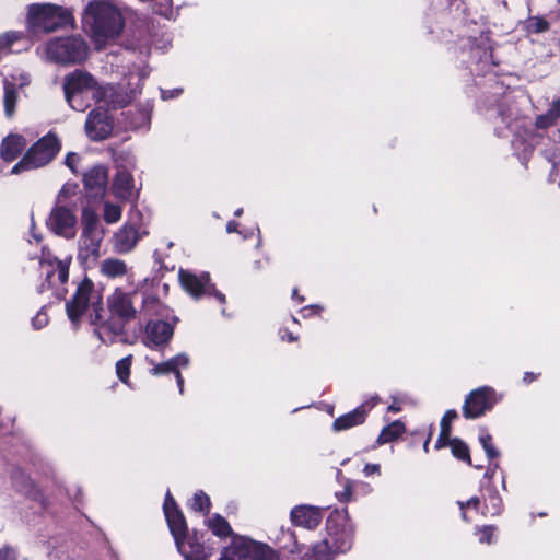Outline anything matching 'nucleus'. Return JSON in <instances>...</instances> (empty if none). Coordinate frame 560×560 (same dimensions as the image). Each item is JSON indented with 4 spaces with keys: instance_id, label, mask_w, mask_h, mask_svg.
<instances>
[{
    "instance_id": "nucleus-10",
    "label": "nucleus",
    "mask_w": 560,
    "mask_h": 560,
    "mask_svg": "<svg viewBox=\"0 0 560 560\" xmlns=\"http://www.w3.org/2000/svg\"><path fill=\"white\" fill-rule=\"evenodd\" d=\"M75 211L68 206L56 203L46 219V226L54 234L71 240L77 234Z\"/></svg>"
},
{
    "instance_id": "nucleus-34",
    "label": "nucleus",
    "mask_w": 560,
    "mask_h": 560,
    "mask_svg": "<svg viewBox=\"0 0 560 560\" xmlns=\"http://www.w3.org/2000/svg\"><path fill=\"white\" fill-rule=\"evenodd\" d=\"M493 110L495 116L501 119V122L510 127L511 122L514 120V112L511 105L506 102H501Z\"/></svg>"
},
{
    "instance_id": "nucleus-12",
    "label": "nucleus",
    "mask_w": 560,
    "mask_h": 560,
    "mask_svg": "<svg viewBox=\"0 0 560 560\" xmlns=\"http://www.w3.org/2000/svg\"><path fill=\"white\" fill-rule=\"evenodd\" d=\"M95 79L88 72L82 70H74L72 73L65 78L63 92L66 101L73 109H81L75 105V101L85 90H92L94 93L95 86H100Z\"/></svg>"
},
{
    "instance_id": "nucleus-16",
    "label": "nucleus",
    "mask_w": 560,
    "mask_h": 560,
    "mask_svg": "<svg viewBox=\"0 0 560 560\" xmlns=\"http://www.w3.org/2000/svg\"><path fill=\"white\" fill-rule=\"evenodd\" d=\"M133 95L122 91L113 84H101L95 86L93 98L97 103H104L112 108L125 107L128 105Z\"/></svg>"
},
{
    "instance_id": "nucleus-52",
    "label": "nucleus",
    "mask_w": 560,
    "mask_h": 560,
    "mask_svg": "<svg viewBox=\"0 0 560 560\" xmlns=\"http://www.w3.org/2000/svg\"><path fill=\"white\" fill-rule=\"evenodd\" d=\"M182 89H173V90H161V96L163 100H170L177 97L182 93Z\"/></svg>"
},
{
    "instance_id": "nucleus-22",
    "label": "nucleus",
    "mask_w": 560,
    "mask_h": 560,
    "mask_svg": "<svg viewBox=\"0 0 560 560\" xmlns=\"http://www.w3.org/2000/svg\"><path fill=\"white\" fill-rule=\"evenodd\" d=\"M108 180L107 168L103 165H94L83 173L84 187L88 190L95 191V195L104 191Z\"/></svg>"
},
{
    "instance_id": "nucleus-5",
    "label": "nucleus",
    "mask_w": 560,
    "mask_h": 560,
    "mask_svg": "<svg viewBox=\"0 0 560 560\" xmlns=\"http://www.w3.org/2000/svg\"><path fill=\"white\" fill-rule=\"evenodd\" d=\"M81 221L82 233L78 245V260L82 265H90L100 257L104 229L98 215L92 209H83Z\"/></svg>"
},
{
    "instance_id": "nucleus-46",
    "label": "nucleus",
    "mask_w": 560,
    "mask_h": 560,
    "mask_svg": "<svg viewBox=\"0 0 560 560\" xmlns=\"http://www.w3.org/2000/svg\"><path fill=\"white\" fill-rule=\"evenodd\" d=\"M556 122L547 116L546 113L540 114L535 119V126L537 129H546L553 126Z\"/></svg>"
},
{
    "instance_id": "nucleus-18",
    "label": "nucleus",
    "mask_w": 560,
    "mask_h": 560,
    "mask_svg": "<svg viewBox=\"0 0 560 560\" xmlns=\"http://www.w3.org/2000/svg\"><path fill=\"white\" fill-rule=\"evenodd\" d=\"M293 525L315 529L323 520V510L318 506L302 504L294 506L290 513Z\"/></svg>"
},
{
    "instance_id": "nucleus-3",
    "label": "nucleus",
    "mask_w": 560,
    "mask_h": 560,
    "mask_svg": "<svg viewBox=\"0 0 560 560\" xmlns=\"http://www.w3.org/2000/svg\"><path fill=\"white\" fill-rule=\"evenodd\" d=\"M84 28L97 44L116 38L124 28L120 11L109 1L94 0L84 9Z\"/></svg>"
},
{
    "instance_id": "nucleus-63",
    "label": "nucleus",
    "mask_w": 560,
    "mask_h": 560,
    "mask_svg": "<svg viewBox=\"0 0 560 560\" xmlns=\"http://www.w3.org/2000/svg\"><path fill=\"white\" fill-rule=\"evenodd\" d=\"M32 236L36 240V242H40L42 240V237L34 232H32Z\"/></svg>"
},
{
    "instance_id": "nucleus-6",
    "label": "nucleus",
    "mask_w": 560,
    "mask_h": 560,
    "mask_svg": "<svg viewBox=\"0 0 560 560\" xmlns=\"http://www.w3.org/2000/svg\"><path fill=\"white\" fill-rule=\"evenodd\" d=\"M48 60L59 65H78L86 60L89 46L79 35L55 37L45 47Z\"/></svg>"
},
{
    "instance_id": "nucleus-30",
    "label": "nucleus",
    "mask_w": 560,
    "mask_h": 560,
    "mask_svg": "<svg viewBox=\"0 0 560 560\" xmlns=\"http://www.w3.org/2000/svg\"><path fill=\"white\" fill-rule=\"evenodd\" d=\"M404 431V425L399 421H394L393 423L385 427L377 438V444L382 445L385 443H389L396 438H398Z\"/></svg>"
},
{
    "instance_id": "nucleus-44",
    "label": "nucleus",
    "mask_w": 560,
    "mask_h": 560,
    "mask_svg": "<svg viewBox=\"0 0 560 560\" xmlns=\"http://www.w3.org/2000/svg\"><path fill=\"white\" fill-rule=\"evenodd\" d=\"M353 489H354V494L357 497L359 494L368 495L373 492V488L371 487V485L365 481H353Z\"/></svg>"
},
{
    "instance_id": "nucleus-39",
    "label": "nucleus",
    "mask_w": 560,
    "mask_h": 560,
    "mask_svg": "<svg viewBox=\"0 0 560 560\" xmlns=\"http://www.w3.org/2000/svg\"><path fill=\"white\" fill-rule=\"evenodd\" d=\"M479 442L481 443L489 459H493L500 456V452L492 444V436L490 434H481L479 436Z\"/></svg>"
},
{
    "instance_id": "nucleus-48",
    "label": "nucleus",
    "mask_w": 560,
    "mask_h": 560,
    "mask_svg": "<svg viewBox=\"0 0 560 560\" xmlns=\"http://www.w3.org/2000/svg\"><path fill=\"white\" fill-rule=\"evenodd\" d=\"M494 527L493 526H485L481 530H480V537H479V541L481 544H491L492 542V536H493V532H494Z\"/></svg>"
},
{
    "instance_id": "nucleus-50",
    "label": "nucleus",
    "mask_w": 560,
    "mask_h": 560,
    "mask_svg": "<svg viewBox=\"0 0 560 560\" xmlns=\"http://www.w3.org/2000/svg\"><path fill=\"white\" fill-rule=\"evenodd\" d=\"M457 503H458L460 510H465L468 506H472L474 509H478V506L480 504V500H479L478 497H472V498H470L466 502L458 501Z\"/></svg>"
},
{
    "instance_id": "nucleus-40",
    "label": "nucleus",
    "mask_w": 560,
    "mask_h": 560,
    "mask_svg": "<svg viewBox=\"0 0 560 560\" xmlns=\"http://www.w3.org/2000/svg\"><path fill=\"white\" fill-rule=\"evenodd\" d=\"M153 12L171 19L173 15L172 0H158L153 5Z\"/></svg>"
},
{
    "instance_id": "nucleus-54",
    "label": "nucleus",
    "mask_w": 560,
    "mask_h": 560,
    "mask_svg": "<svg viewBox=\"0 0 560 560\" xmlns=\"http://www.w3.org/2000/svg\"><path fill=\"white\" fill-rule=\"evenodd\" d=\"M237 228H238V223L236 221L231 220L226 224V232L228 233H236V232L238 233Z\"/></svg>"
},
{
    "instance_id": "nucleus-24",
    "label": "nucleus",
    "mask_w": 560,
    "mask_h": 560,
    "mask_svg": "<svg viewBox=\"0 0 560 560\" xmlns=\"http://www.w3.org/2000/svg\"><path fill=\"white\" fill-rule=\"evenodd\" d=\"M26 147V140L20 135H9L0 147L1 158L7 162L15 160Z\"/></svg>"
},
{
    "instance_id": "nucleus-36",
    "label": "nucleus",
    "mask_w": 560,
    "mask_h": 560,
    "mask_svg": "<svg viewBox=\"0 0 560 560\" xmlns=\"http://www.w3.org/2000/svg\"><path fill=\"white\" fill-rule=\"evenodd\" d=\"M22 38V33L9 31L0 35V52L9 51L14 43Z\"/></svg>"
},
{
    "instance_id": "nucleus-4",
    "label": "nucleus",
    "mask_w": 560,
    "mask_h": 560,
    "mask_svg": "<svg viewBox=\"0 0 560 560\" xmlns=\"http://www.w3.org/2000/svg\"><path fill=\"white\" fill-rule=\"evenodd\" d=\"M73 23L71 10L52 3H34L27 10V31L32 35L46 34Z\"/></svg>"
},
{
    "instance_id": "nucleus-21",
    "label": "nucleus",
    "mask_w": 560,
    "mask_h": 560,
    "mask_svg": "<svg viewBox=\"0 0 560 560\" xmlns=\"http://www.w3.org/2000/svg\"><path fill=\"white\" fill-rule=\"evenodd\" d=\"M13 487L21 493L35 501L43 502L40 490L33 483L32 479L21 469L14 468L11 474Z\"/></svg>"
},
{
    "instance_id": "nucleus-13",
    "label": "nucleus",
    "mask_w": 560,
    "mask_h": 560,
    "mask_svg": "<svg viewBox=\"0 0 560 560\" xmlns=\"http://www.w3.org/2000/svg\"><path fill=\"white\" fill-rule=\"evenodd\" d=\"M114 128V121L108 112L102 107L91 110L85 121L86 136L93 141L108 138Z\"/></svg>"
},
{
    "instance_id": "nucleus-32",
    "label": "nucleus",
    "mask_w": 560,
    "mask_h": 560,
    "mask_svg": "<svg viewBox=\"0 0 560 560\" xmlns=\"http://www.w3.org/2000/svg\"><path fill=\"white\" fill-rule=\"evenodd\" d=\"M246 552L241 541L237 540L224 550L219 560H246Z\"/></svg>"
},
{
    "instance_id": "nucleus-38",
    "label": "nucleus",
    "mask_w": 560,
    "mask_h": 560,
    "mask_svg": "<svg viewBox=\"0 0 560 560\" xmlns=\"http://www.w3.org/2000/svg\"><path fill=\"white\" fill-rule=\"evenodd\" d=\"M131 360L132 355H127L116 363V374L122 383H127L128 381L130 374Z\"/></svg>"
},
{
    "instance_id": "nucleus-55",
    "label": "nucleus",
    "mask_w": 560,
    "mask_h": 560,
    "mask_svg": "<svg viewBox=\"0 0 560 560\" xmlns=\"http://www.w3.org/2000/svg\"><path fill=\"white\" fill-rule=\"evenodd\" d=\"M320 307L318 305H310V306H306L304 307L301 312L303 313V316L306 317V316H310L314 310H319Z\"/></svg>"
},
{
    "instance_id": "nucleus-23",
    "label": "nucleus",
    "mask_w": 560,
    "mask_h": 560,
    "mask_svg": "<svg viewBox=\"0 0 560 560\" xmlns=\"http://www.w3.org/2000/svg\"><path fill=\"white\" fill-rule=\"evenodd\" d=\"M113 194L121 200H129L133 196V177L125 168H119L116 173L113 186Z\"/></svg>"
},
{
    "instance_id": "nucleus-51",
    "label": "nucleus",
    "mask_w": 560,
    "mask_h": 560,
    "mask_svg": "<svg viewBox=\"0 0 560 560\" xmlns=\"http://www.w3.org/2000/svg\"><path fill=\"white\" fill-rule=\"evenodd\" d=\"M363 474L365 476H371L373 474H381V466L378 464H366L363 468Z\"/></svg>"
},
{
    "instance_id": "nucleus-59",
    "label": "nucleus",
    "mask_w": 560,
    "mask_h": 560,
    "mask_svg": "<svg viewBox=\"0 0 560 560\" xmlns=\"http://www.w3.org/2000/svg\"><path fill=\"white\" fill-rule=\"evenodd\" d=\"M292 296L295 299L299 300V302H303L304 301V298L303 296H298V290L294 289L293 292H292Z\"/></svg>"
},
{
    "instance_id": "nucleus-41",
    "label": "nucleus",
    "mask_w": 560,
    "mask_h": 560,
    "mask_svg": "<svg viewBox=\"0 0 560 560\" xmlns=\"http://www.w3.org/2000/svg\"><path fill=\"white\" fill-rule=\"evenodd\" d=\"M337 497H338L339 501H341V502H348L353 497L355 498L357 495L354 494L353 481L347 479L343 490L341 492L337 493Z\"/></svg>"
},
{
    "instance_id": "nucleus-17",
    "label": "nucleus",
    "mask_w": 560,
    "mask_h": 560,
    "mask_svg": "<svg viewBox=\"0 0 560 560\" xmlns=\"http://www.w3.org/2000/svg\"><path fill=\"white\" fill-rule=\"evenodd\" d=\"M174 334V327L165 320H150L145 326L144 343L149 348L167 345Z\"/></svg>"
},
{
    "instance_id": "nucleus-14",
    "label": "nucleus",
    "mask_w": 560,
    "mask_h": 560,
    "mask_svg": "<svg viewBox=\"0 0 560 560\" xmlns=\"http://www.w3.org/2000/svg\"><path fill=\"white\" fill-rule=\"evenodd\" d=\"M493 390L490 387H480L469 393L463 406L466 419H476L490 410L493 406Z\"/></svg>"
},
{
    "instance_id": "nucleus-37",
    "label": "nucleus",
    "mask_w": 560,
    "mask_h": 560,
    "mask_svg": "<svg viewBox=\"0 0 560 560\" xmlns=\"http://www.w3.org/2000/svg\"><path fill=\"white\" fill-rule=\"evenodd\" d=\"M210 504L209 497L203 491H198L192 498L191 509L207 514L209 513Z\"/></svg>"
},
{
    "instance_id": "nucleus-27",
    "label": "nucleus",
    "mask_w": 560,
    "mask_h": 560,
    "mask_svg": "<svg viewBox=\"0 0 560 560\" xmlns=\"http://www.w3.org/2000/svg\"><path fill=\"white\" fill-rule=\"evenodd\" d=\"M450 446L452 451V455L457 458L458 460L465 462L468 465H471V457L469 453L468 445L458 438H451L448 436L447 441L445 442L444 446Z\"/></svg>"
},
{
    "instance_id": "nucleus-25",
    "label": "nucleus",
    "mask_w": 560,
    "mask_h": 560,
    "mask_svg": "<svg viewBox=\"0 0 560 560\" xmlns=\"http://www.w3.org/2000/svg\"><path fill=\"white\" fill-rule=\"evenodd\" d=\"M242 547L246 549V558H252L254 560H277L278 557L273 549H271L268 545L257 542L252 539H241Z\"/></svg>"
},
{
    "instance_id": "nucleus-43",
    "label": "nucleus",
    "mask_w": 560,
    "mask_h": 560,
    "mask_svg": "<svg viewBox=\"0 0 560 560\" xmlns=\"http://www.w3.org/2000/svg\"><path fill=\"white\" fill-rule=\"evenodd\" d=\"M139 119L137 121H131L130 127L132 129H140V128H147L150 124V115L147 110H139L138 112Z\"/></svg>"
},
{
    "instance_id": "nucleus-20",
    "label": "nucleus",
    "mask_w": 560,
    "mask_h": 560,
    "mask_svg": "<svg viewBox=\"0 0 560 560\" xmlns=\"http://www.w3.org/2000/svg\"><path fill=\"white\" fill-rule=\"evenodd\" d=\"M140 240L138 230L130 224H125L114 235V249L119 254H126L133 249Z\"/></svg>"
},
{
    "instance_id": "nucleus-11",
    "label": "nucleus",
    "mask_w": 560,
    "mask_h": 560,
    "mask_svg": "<svg viewBox=\"0 0 560 560\" xmlns=\"http://www.w3.org/2000/svg\"><path fill=\"white\" fill-rule=\"evenodd\" d=\"M163 510L178 551L188 557L186 552L187 524L170 491L166 492Z\"/></svg>"
},
{
    "instance_id": "nucleus-1",
    "label": "nucleus",
    "mask_w": 560,
    "mask_h": 560,
    "mask_svg": "<svg viewBox=\"0 0 560 560\" xmlns=\"http://www.w3.org/2000/svg\"><path fill=\"white\" fill-rule=\"evenodd\" d=\"M137 291H125L116 288L107 298V305L112 313L105 315L101 293L95 290L94 283L89 278L78 282L71 299L66 302V313L74 329H78L82 316L89 312L88 319L93 326L94 335L105 345L122 340L125 325L136 317L133 299Z\"/></svg>"
},
{
    "instance_id": "nucleus-19",
    "label": "nucleus",
    "mask_w": 560,
    "mask_h": 560,
    "mask_svg": "<svg viewBox=\"0 0 560 560\" xmlns=\"http://www.w3.org/2000/svg\"><path fill=\"white\" fill-rule=\"evenodd\" d=\"M189 364V357L186 353H179L167 361L155 364L151 369L153 375H165L173 373L175 375L179 393H184V378L180 369L187 368Z\"/></svg>"
},
{
    "instance_id": "nucleus-35",
    "label": "nucleus",
    "mask_w": 560,
    "mask_h": 560,
    "mask_svg": "<svg viewBox=\"0 0 560 560\" xmlns=\"http://www.w3.org/2000/svg\"><path fill=\"white\" fill-rule=\"evenodd\" d=\"M103 217L108 224L118 222L121 218V207L112 202H105Z\"/></svg>"
},
{
    "instance_id": "nucleus-8",
    "label": "nucleus",
    "mask_w": 560,
    "mask_h": 560,
    "mask_svg": "<svg viewBox=\"0 0 560 560\" xmlns=\"http://www.w3.org/2000/svg\"><path fill=\"white\" fill-rule=\"evenodd\" d=\"M70 262V256L63 260H60L57 257H49L44 255L40 260V266L46 270V277L45 282L39 285L38 292L42 293L46 289H51L54 295L57 299L63 300L67 294V289L65 285L69 280Z\"/></svg>"
},
{
    "instance_id": "nucleus-9",
    "label": "nucleus",
    "mask_w": 560,
    "mask_h": 560,
    "mask_svg": "<svg viewBox=\"0 0 560 560\" xmlns=\"http://www.w3.org/2000/svg\"><path fill=\"white\" fill-rule=\"evenodd\" d=\"M178 276L183 288L195 299L213 295L220 303H225V295L211 283L208 272L197 275L189 270L180 269Z\"/></svg>"
},
{
    "instance_id": "nucleus-64",
    "label": "nucleus",
    "mask_w": 560,
    "mask_h": 560,
    "mask_svg": "<svg viewBox=\"0 0 560 560\" xmlns=\"http://www.w3.org/2000/svg\"><path fill=\"white\" fill-rule=\"evenodd\" d=\"M288 340L289 341H294V340H296V337H294L292 335H288Z\"/></svg>"
},
{
    "instance_id": "nucleus-15",
    "label": "nucleus",
    "mask_w": 560,
    "mask_h": 560,
    "mask_svg": "<svg viewBox=\"0 0 560 560\" xmlns=\"http://www.w3.org/2000/svg\"><path fill=\"white\" fill-rule=\"evenodd\" d=\"M377 402L378 396L371 397L352 411L338 417L332 423V429L335 431H343L362 424L366 419L368 412L372 410Z\"/></svg>"
},
{
    "instance_id": "nucleus-62",
    "label": "nucleus",
    "mask_w": 560,
    "mask_h": 560,
    "mask_svg": "<svg viewBox=\"0 0 560 560\" xmlns=\"http://www.w3.org/2000/svg\"><path fill=\"white\" fill-rule=\"evenodd\" d=\"M242 213H243V209H242V208H238V209H236V210H235L234 215H235V217H241V215H242Z\"/></svg>"
},
{
    "instance_id": "nucleus-28",
    "label": "nucleus",
    "mask_w": 560,
    "mask_h": 560,
    "mask_svg": "<svg viewBox=\"0 0 560 560\" xmlns=\"http://www.w3.org/2000/svg\"><path fill=\"white\" fill-rule=\"evenodd\" d=\"M101 272L108 278L121 277L127 272V266L118 258H107L101 262Z\"/></svg>"
},
{
    "instance_id": "nucleus-45",
    "label": "nucleus",
    "mask_w": 560,
    "mask_h": 560,
    "mask_svg": "<svg viewBox=\"0 0 560 560\" xmlns=\"http://www.w3.org/2000/svg\"><path fill=\"white\" fill-rule=\"evenodd\" d=\"M48 324V316L45 312L39 311L33 318H32V326L35 329H42Z\"/></svg>"
},
{
    "instance_id": "nucleus-29",
    "label": "nucleus",
    "mask_w": 560,
    "mask_h": 560,
    "mask_svg": "<svg viewBox=\"0 0 560 560\" xmlns=\"http://www.w3.org/2000/svg\"><path fill=\"white\" fill-rule=\"evenodd\" d=\"M208 527L213 535L220 538H225L233 534L229 522L219 514H214L208 520Z\"/></svg>"
},
{
    "instance_id": "nucleus-60",
    "label": "nucleus",
    "mask_w": 560,
    "mask_h": 560,
    "mask_svg": "<svg viewBox=\"0 0 560 560\" xmlns=\"http://www.w3.org/2000/svg\"><path fill=\"white\" fill-rule=\"evenodd\" d=\"M399 410H400V408L394 404L388 407V411H392V412H398Z\"/></svg>"
},
{
    "instance_id": "nucleus-26",
    "label": "nucleus",
    "mask_w": 560,
    "mask_h": 560,
    "mask_svg": "<svg viewBox=\"0 0 560 560\" xmlns=\"http://www.w3.org/2000/svg\"><path fill=\"white\" fill-rule=\"evenodd\" d=\"M457 418H458V413L454 409L447 410L444 413L443 418L441 419V423H440V427H441L440 434L435 442L436 450L443 447V445L447 441L448 436H451V433H452L451 423H452V421H454Z\"/></svg>"
},
{
    "instance_id": "nucleus-2",
    "label": "nucleus",
    "mask_w": 560,
    "mask_h": 560,
    "mask_svg": "<svg viewBox=\"0 0 560 560\" xmlns=\"http://www.w3.org/2000/svg\"><path fill=\"white\" fill-rule=\"evenodd\" d=\"M354 525L347 510H335L326 520V536L313 546L315 560H332L337 553L351 549Z\"/></svg>"
},
{
    "instance_id": "nucleus-31",
    "label": "nucleus",
    "mask_w": 560,
    "mask_h": 560,
    "mask_svg": "<svg viewBox=\"0 0 560 560\" xmlns=\"http://www.w3.org/2000/svg\"><path fill=\"white\" fill-rule=\"evenodd\" d=\"M16 90L13 83H10L8 80H4V112L7 117H12L15 109L16 104Z\"/></svg>"
},
{
    "instance_id": "nucleus-47",
    "label": "nucleus",
    "mask_w": 560,
    "mask_h": 560,
    "mask_svg": "<svg viewBox=\"0 0 560 560\" xmlns=\"http://www.w3.org/2000/svg\"><path fill=\"white\" fill-rule=\"evenodd\" d=\"M547 116L550 117L555 122L560 118V98L552 101L550 108L546 112Z\"/></svg>"
},
{
    "instance_id": "nucleus-56",
    "label": "nucleus",
    "mask_w": 560,
    "mask_h": 560,
    "mask_svg": "<svg viewBox=\"0 0 560 560\" xmlns=\"http://www.w3.org/2000/svg\"><path fill=\"white\" fill-rule=\"evenodd\" d=\"M535 378H536V375H535L534 373H532V372H526V373L524 374L523 381H524L525 383H530V382H533Z\"/></svg>"
},
{
    "instance_id": "nucleus-49",
    "label": "nucleus",
    "mask_w": 560,
    "mask_h": 560,
    "mask_svg": "<svg viewBox=\"0 0 560 560\" xmlns=\"http://www.w3.org/2000/svg\"><path fill=\"white\" fill-rule=\"evenodd\" d=\"M80 161V156L77 153L70 152L67 154L65 164L72 171V173H77V164Z\"/></svg>"
},
{
    "instance_id": "nucleus-57",
    "label": "nucleus",
    "mask_w": 560,
    "mask_h": 560,
    "mask_svg": "<svg viewBox=\"0 0 560 560\" xmlns=\"http://www.w3.org/2000/svg\"><path fill=\"white\" fill-rule=\"evenodd\" d=\"M490 500L492 501L493 506L497 508V510L499 511V508H500V504H501L500 497H498L495 494V495H492Z\"/></svg>"
},
{
    "instance_id": "nucleus-58",
    "label": "nucleus",
    "mask_w": 560,
    "mask_h": 560,
    "mask_svg": "<svg viewBox=\"0 0 560 560\" xmlns=\"http://www.w3.org/2000/svg\"><path fill=\"white\" fill-rule=\"evenodd\" d=\"M498 467H499V465H498V464H494L493 469H492V470H490V469H489V470L486 472V475H485V476H486V477H488V478H492V476H493V470H494V469H497Z\"/></svg>"
},
{
    "instance_id": "nucleus-42",
    "label": "nucleus",
    "mask_w": 560,
    "mask_h": 560,
    "mask_svg": "<svg viewBox=\"0 0 560 560\" xmlns=\"http://www.w3.org/2000/svg\"><path fill=\"white\" fill-rule=\"evenodd\" d=\"M187 556H184L186 560H192V558L200 559L203 553V547L199 542H189V550L186 548Z\"/></svg>"
},
{
    "instance_id": "nucleus-53",
    "label": "nucleus",
    "mask_w": 560,
    "mask_h": 560,
    "mask_svg": "<svg viewBox=\"0 0 560 560\" xmlns=\"http://www.w3.org/2000/svg\"><path fill=\"white\" fill-rule=\"evenodd\" d=\"M0 560H15V553L10 548H2L0 550Z\"/></svg>"
},
{
    "instance_id": "nucleus-7",
    "label": "nucleus",
    "mask_w": 560,
    "mask_h": 560,
    "mask_svg": "<svg viewBox=\"0 0 560 560\" xmlns=\"http://www.w3.org/2000/svg\"><path fill=\"white\" fill-rule=\"evenodd\" d=\"M61 149L56 133L48 132L28 148L23 158L12 167L11 174L35 170L49 164Z\"/></svg>"
},
{
    "instance_id": "nucleus-33",
    "label": "nucleus",
    "mask_w": 560,
    "mask_h": 560,
    "mask_svg": "<svg viewBox=\"0 0 560 560\" xmlns=\"http://www.w3.org/2000/svg\"><path fill=\"white\" fill-rule=\"evenodd\" d=\"M549 22L541 16H530L526 20L525 27L527 32L539 34L549 30Z\"/></svg>"
},
{
    "instance_id": "nucleus-61",
    "label": "nucleus",
    "mask_w": 560,
    "mask_h": 560,
    "mask_svg": "<svg viewBox=\"0 0 560 560\" xmlns=\"http://www.w3.org/2000/svg\"><path fill=\"white\" fill-rule=\"evenodd\" d=\"M75 105L81 107V109H79L80 112L84 110V105L82 104L81 96L75 101Z\"/></svg>"
}]
</instances>
